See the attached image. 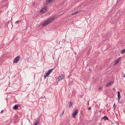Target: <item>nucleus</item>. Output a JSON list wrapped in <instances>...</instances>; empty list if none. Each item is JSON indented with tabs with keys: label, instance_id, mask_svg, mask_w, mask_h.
Returning <instances> with one entry per match:
<instances>
[{
	"label": "nucleus",
	"instance_id": "a211bd4d",
	"mask_svg": "<svg viewBox=\"0 0 125 125\" xmlns=\"http://www.w3.org/2000/svg\"><path fill=\"white\" fill-rule=\"evenodd\" d=\"M69 104V107H70L72 105V104L71 102H69L68 103Z\"/></svg>",
	"mask_w": 125,
	"mask_h": 125
},
{
	"label": "nucleus",
	"instance_id": "412c9836",
	"mask_svg": "<svg viewBox=\"0 0 125 125\" xmlns=\"http://www.w3.org/2000/svg\"><path fill=\"white\" fill-rule=\"evenodd\" d=\"M7 1V0H3L2 2H3L5 3Z\"/></svg>",
	"mask_w": 125,
	"mask_h": 125
},
{
	"label": "nucleus",
	"instance_id": "4468645a",
	"mask_svg": "<svg viewBox=\"0 0 125 125\" xmlns=\"http://www.w3.org/2000/svg\"><path fill=\"white\" fill-rule=\"evenodd\" d=\"M125 53V49L122 50L121 51V53L122 54H124Z\"/></svg>",
	"mask_w": 125,
	"mask_h": 125
},
{
	"label": "nucleus",
	"instance_id": "ddd939ff",
	"mask_svg": "<svg viewBox=\"0 0 125 125\" xmlns=\"http://www.w3.org/2000/svg\"><path fill=\"white\" fill-rule=\"evenodd\" d=\"M53 0H47L46 1V2L47 4H48L52 2Z\"/></svg>",
	"mask_w": 125,
	"mask_h": 125
},
{
	"label": "nucleus",
	"instance_id": "aec40b11",
	"mask_svg": "<svg viewBox=\"0 0 125 125\" xmlns=\"http://www.w3.org/2000/svg\"><path fill=\"white\" fill-rule=\"evenodd\" d=\"M39 121H40V119H39L38 118L36 120V122H37L38 124V123L39 122Z\"/></svg>",
	"mask_w": 125,
	"mask_h": 125
},
{
	"label": "nucleus",
	"instance_id": "20e7f679",
	"mask_svg": "<svg viewBox=\"0 0 125 125\" xmlns=\"http://www.w3.org/2000/svg\"><path fill=\"white\" fill-rule=\"evenodd\" d=\"M121 59V57L119 58L118 59L116 60L114 63V65H115L117 64L120 61Z\"/></svg>",
	"mask_w": 125,
	"mask_h": 125
},
{
	"label": "nucleus",
	"instance_id": "393cba45",
	"mask_svg": "<svg viewBox=\"0 0 125 125\" xmlns=\"http://www.w3.org/2000/svg\"><path fill=\"white\" fill-rule=\"evenodd\" d=\"M4 110H2L1 112H0V113H2L3 112Z\"/></svg>",
	"mask_w": 125,
	"mask_h": 125
},
{
	"label": "nucleus",
	"instance_id": "6e6552de",
	"mask_svg": "<svg viewBox=\"0 0 125 125\" xmlns=\"http://www.w3.org/2000/svg\"><path fill=\"white\" fill-rule=\"evenodd\" d=\"M50 73L48 71L46 72L45 74L44 75V78L45 79L47 77Z\"/></svg>",
	"mask_w": 125,
	"mask_h": 125
},
{
	"label": "nucleus",
	"instance_id": "1a4fd4ad",
	"mask_svg": "<svg viewBox=\"0 0 125 125\" xmlns=\"http://www.w3.org/2000/svg\"><path fill=\"white\" fill-rule=\"evenodd\" d=\"M18 105L17 104H16L13 107V109L14 110H16L18 109Z\"/></svg>",
	"mask_w": 125,
	"mask_h": 125
},
{
	"label": "nucleus",
	"instance_id": "5701e85b",
	"mask_svg": "<svg viewBox=\"0 0 125 125\" xmlns=\"http://www.w3.org/2000/svg\"><path fill=\"white\" fill-rule=\"evenodd\" d=\"M18 22H19V21H16L15 22V24H17L18 23Z\"/></svg>",
	"mask_w": 125,
	"mask_h": 125
},
{
	"label": "nucleus",
	"instance_id": "f257e3e1",
	"mask_svg": "<svg viewBox=\"0 0 125 125\" xmlns=\"http://www.w3.org/2000/svg\"><path fill=\"white\" fill-rule=\"evenodd\" d=\"M54 19V17H53L51 18H49L45 21L43 22L42 24V26H46L49 24L51 22L53 21Z\"/></svg>",
	"mask_w": 125,
	"mask_h": 125
},
{
	"label": "nucleus",
	"instance_id": "f8f14e48",
	"mask_svg": "<svg viewBox=\"0 0 125 125\" xmlns=\"http://www.w3.org/2000/svg\"><path fill=\"white\" fill-rule=\"evenodd\" d=\"M103 119L104 121H106V120H108L109 119L106 116H104L103 118Z\"/></svg>",
	"mask_w": 125,
	"mask_h": 125
},
{
	"label": "nucleus",
	"instance_id": "423d86ee",
	"mask_svg": "<svg viewBox=\"0 0 125 125\" xmlns=\"http://www.w3.org/2000/svg\"><path fill=\"white\" fill-rule=\"evenodd\" d=\"M64 76L63 75L61 74L59 75L58 78L59 81H60L62 80Z\"/></svg>",
	"mask_w": 125,
	"mask_h": 125
},
{
	"label": "nucleus",
	"instance_id": "9b49d317",
	"mask_svg": "<svg viewBox=\"0 0 125 125\" xmlns=\"http://www.w3.org/2000/svg\"><path fill=\"white\" fill-rule=\"evenodd\" d=\"M46 10L47 9L45 7L42 10H40V12L41 13L42 12H45V11H46Z\"/></svg>",
	"mask_w": 125,
	"mask_h": 125
},
{
	"label": "nucleus",
	"instance_id": "0eeeda50",
	"mask_svg": "<svg viewBox=\"0 0 125 125\" xmlns=\"http://www.w3.org/2000/svg\"><path fill=\"white\" fill-rule=\"evenodd\" d=\"M113 83V82H109V83H107L106 85V87H108L111 85Z\"/></svg>",
	"mask_w": 125,
	"mask_h": 125
},
{
	"label": "nucleus",
	"instance_id": "dca6fc26",
	"mask_svg": "<svg viewBox=\"0 0 125 125\" xmlns=\"http://www.w3.org/2000/svg\"><path fill=\"white\" fill-rule=\"evenodd\" d=\"M5 4H3V6L4 7H6L7 5V3H5Z\"/></svg>",
	"mask_w": 125,
	"mask_h": 125
},
{
	"label": "nucleus",
	"instance_id": "4be33fe9",
	"mask_svg": "<svg viewBox=\"0 0 125 125\" xmlns=\"http://www.w3.org/2000/svg\"><path fill=\"white\" fill-rule=\"evenodd\" d=\"M91 109V107L90 106H89L87 107V109L89 110H90Z\"/></svg>",
	"mask_w": 125,
	"mask_h": 125
},
{
	"label": "nucleus",
	"instance_id": "bb28decb",
	"mask_svg": "<svg viewBox=\"0 0 125 125\" xmlns=\"http://www.w3.org/2000/svg\"><path fill=\"white\" fill-rule=\"evenodd\" d=\"M89 69L91 72L92 71V70L90 68H89Z\"/></svg>",
	"mask_w": 125,
	"mask_h": 125
},
{
	"label": "nucleus",
	"instance_id": "f3484780",
	"mask_svg": "<svg viewBox=\"0 0 125 125\" xmlns=\"http://www.w3.org/2000/svg\"><path fill=\"white\" fill-rule=\"evenodd\" d=\"M64 112V110H63L62 111V113H61V114L60 115H61L62 116Z\"/></svg>",
	"mask_w": 125,
	"mask_h": 125
},
{
	"label": "nucleus",
	"instance_id": "c85d7f7f",
	"mask_svg": "<svg viewBox=\"0 0 125 125\" xmlns=\"http://www.w3.org/2000/svg\"><path fill=\"white\" fill-rule=\"evenodd\" d=\"M43 98V97H41V99Z\"/></svg>",
	"mask_w": 125,
	"mask_h": 125
},
{
	"label": "nucleus",
	"instance_id": "cd10ccee",
	"mask_svg": "<svg viewBox=\"0 0 125 125\" xmlns=\"http://www.w3.org/2000/svg\"><path fill=\"white\" fill-rule=\"evenodd\" d=\"M101 88V87H100V88H99V90H100Z\"/></svg>",
	"mask_w": 125,
	"mask_h": 125
},
{
	"label": "nucleus",
	"instance_id": "b1692460",
	"mask_svg": "<svg viewBox=\"0 0 125 125\" xmlns=\"http://www.w3.org/2000/svg\"><path fill=\"white\" fill-rule=\"evenodd\" d=\"M38 123L37 122H35V124H34V125H37Z\"/></svg>",
	"mask_w": 125,
	"mask_h": 125
},
{
	"label": "nucleus",
	"instance_id": "39448f33",
	"mask_svg": "<svg viewBox=\"0 0 125 125\" xmlns=\"http://www.w3.org/2000/svg\"><path fill=\"white\" fill-rule=\"evenodd\" d=\"M78 113V111L77 110H75L72 114V116L73 117H74L76 115V114Z\"/></svg>",
	"mask_w": 125,
	"mask_h": 125
},
{
	"label": "nucleus",
	"instance_id": "f03ea898",
	"mask_svg": "<svg viewBox=\"0 0 125 125\" xmlns=\"http://www.w3.org/2000/svg\"><path fill=\"white\" fill-rule=\"evenodd\" d=\"M19 59H20V57L19 56H17L13 60V63H16L19 60Z\"/></svg>",
	"mask_w": 125,
	"mask_h": 125
},
{
	"label": "nucleus",
	"instance_id": "9d476101",
	"mask_svg": "<svg viewBox=\"0 0 125 125\" xmlns=\"http://www.w3.org/2000/svg\"><path fill=\"white\" fill-rule=\"evenodd\" d=\"M79 12V11H76L75 12L72 13L71 14L72 15H75Z\"/></svg>",
	"mask_w": 125,
	"mask_h": 125
},
{
	"label": "nucleus",
	"instance_id": "a878e982",
	"mask_svg": "<svg viewBox=\"0 0 125 125\" xmlns=\"http://www.w3.org/2000/svg\"><path fill=\"white\" fill-rule=\"evenodd\" d=\"M123 77L125 78V74H124Z\"/></svg>",
	"mask_w": 125,
	"mask_h": 125
},
{
	"label": "nucleus",
	"instance_id": "2eb2a0df",
	"mask_svg": "<svg viewBox=\"0 0 125 125\" xmlns=\"http://www.w3.org/2000/svg\"><path fill=\"white\" fill-rule=\"evenodd\" d=\"M54 69V68H52V69H50L48 71L50 73H51V72Z\"/></svg>",
	"mask_w": 125,
	"mask_h": 125
},
{
	"label": "nucleus",
	"instance_id": "6ab92c4d",
	"mask_svg": "<svg viewBox=\"0 0 125 125\" xmlns=\"http://www.w3.org/2000/svg\"><path fill=\"white\" fill-rule=\"evenodd\" d=\"M116 107V105H115V103L114 104V105H113V107L114 108V110H115V107Z\"/></svg>",
	"mask_w": 125,
	"mask_h": 125
},
{
	"label": "nucleus",
	"instance_id": "7ed1b4c3",
	"mask_svg": "<svg viewBox=\"0 0 125 125\" xmlns=\"http://www.w3.org/2000/svg\"><path fill=\"white\" fill-rule=\"evenodd\" d=\"M118 93V95H117V97L118 98V102L119 103V104H122V102L121 101H120L119 102L120 99V93L119 91H118L117 92Z\"/></svg>",
	"mask_w": 125,
	"mask_h": 125
}]
</instances>
